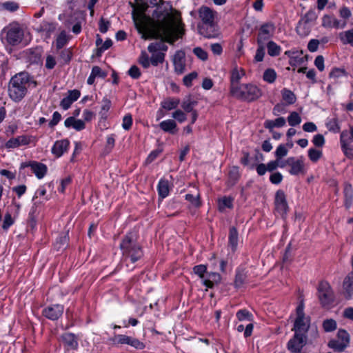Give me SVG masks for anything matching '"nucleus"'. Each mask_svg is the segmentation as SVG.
<instances>
[{"mask_svg":"<svg viewBox=\"0 0 353 353\" xmlns=\"http://www.w3.org/2000/svg\"><path fill=\"white\" fill-rule=\"evenodd\" d=\"M283 175L279 172L272 173L270 176V181L272 184L278 185L283 180Z\"/></svg>","mask_w":353,"mask_h":353,"instance_id":"nucleus-64","label":"nucleus"},{"mask_svg":"<svg viewBox=\"0 0 353 353\" xmlns=\"http://www.w3.org/2000/svg\"><path fill=\"white\" fill-rule=\"evenodd\" d=\"M319 298L322 305H327L332 301V291L330 284L326 281H321L319 283Z\"/></svg>","mask_w":353,"mask_h":353,"instance_id":"nucleus-11","label":"nucleus"},{"mask_svg":"<svg viewBox=\"0 0 353 353\" xmlns=\"http://www.w3.org/2000/svg\"><path fill=\"white\" fill-rule=\"evenodd\" d=\"M323 156L322 150L316 148H310L308 150V157L312 162H317Z\"/></svg>","mask_w":353,"mask_h":353,"instance_id":"nucleus-49","label":"nucleus"},{"mask_svg":"<svg viewBox=\"0 0 353 353\" xmlns=\"http://www.w3.org/2000/svg\"><path fill=\"white\" fill-rule=\"evenodd\" d=\"M239 241V234L234 227L230 228L228 236V247L232 252L236 250Z\"/></svg>","mask_w":353,"mask_h":353,"instance_id":"nucleus-26","label":"nucleus"},{"mask_svg":"<svg viewBox=\"0 0 353 353\" xmlns=\"http://www.w3.org/2000/svg\"><path fill=\"white\" fill-rule=\"evenodd\" d=\"M219 210L223 212L226 208H233V199L230 196H223L218 201Z\"/></svg>","mask_w":353,"mask_h":353,"instance_id":"nucleus-37","label":"nucleus"},{"mask_svg":"<svg viewBox=\"0 0 353 353\" xmlns=\"http://www.w3.org/2000/svg\"><path fill=\"white\" fill-rule=\"evenodd\" d=\"M339 38L343 45L353 48V28L339 33Z\"/></svg>","mask_w":353,"mask_h":353,"instance_id":"nucleus-29","label":"nucleus"},{"mask_svg":"<svg viewBox=\"0 0 353 353\" xmlns=\"http://www.w3.org/2000/svg\"><path fill=\"white\" fill-rule=\"evenodd\" d=\"M275 31V26L272 22H268L262 24L259 28L257 36V43H265L270 37H272Z\"/></svg>","mask_w":353,"mask_h":353,"instance_id":"nucleus-13","label":"nucleus"},{"mask_svg":"<svg viewBox=\"0 0 353 353\" xmlns=\"http://www.w3.org/2000/svg\"><path fill=\"white\" fill-rule=\"evenodd\" d=\"M172 117L179 123H183L187 119L185 112L179 109L172 112Z\"/></svg>","mask_w":353,"mask_h":353,"instance_id":"nucleus-56","label":"nucleus"},{"mask_svg":"<svg viewBox=\"0 0 353 353\" xmlns=\"http://www.w3.org/2000/svg\"><path fill=\"white\" fill-rule=\"evenodd\" d=\"M185 199L189 201L192 206L199 208L201 205L200 200V194L196 193V194H185Z\"/></svg>","mask_w":353,"mask_h":353,"instance_id":"nucleus-47","label":"nucleus"},{"mask_svg":"<svg viewBox=\"0 0 353 353\" xmlns=\"http://www.w3.org/2000/svg\"><path fill=\"white\" fill-rule=\"evenodd\" d=\"M159 126L162 130L170 134H174V130L176 128V123L172 119H168L160 123Z\"/></svg>","mask_w":353,"mask_h":353,"instance_id":"nucleus-35","label":"nucleus"},{"mask_svg":"<svg viewBox=\"0 0 353 353\" xmlns=\"http://www.w3.org/2000/svg\"><path fill=\"white\" fill-rule=\"evenodd\" d=\"M132 125V117L131 114H125L123 118L122 127L124 130H128Z\"/></svg>","mask_w":353,"mask_h":353,"instance_id":"nucleus-62","label":"nucleus"},{"mask_svg":"<svg viewBox=\"0 0 353 353\" xmlns=\"http://www.w3.org/2000/svg\"><path fill=\"white\" fill-rule=\"evenodd\" d=\"M321 25L325 28L343 29L347 26V22L341 21L334 16L325 14L322 17Z\"/></svg>","mask_w":353,"mask_h":353,"instance_id":"nucleus-15","label":"nucleus"},{"mask_svg":"<svg viewBox=\"0 0 353 353\" xmlns=\"http://www.w3.org/2000/svg\"><path fill=\"white\" fill-rule=\"evenodd\" d=\"M257 49L254 56V60L256 62H261L263 60L265 56V43H257Z\"/></svg>","mask_w":353,"mask_h":353,"instance_id":"nucleus-50","label":"nucleus"},{"mask_svg":"<svg viewBox=\"0 0 353 353\" xmlns=\"http://www.w3.org/2000/svg\"><path fill=\"white\" fill-rule=\"evenodd\" d=\"M114 144H115V135L113 134L108 135L106 139L105 150L108 152H110L114 147Z\"/></svg>","mask_w":353,"mask_h":353,"instance_id":"nucleus-63","label":"nucleus"},{"mask_svg":"<svg viewBox=\"0 0 353 353\" xmlns=\"http://www.w3.org/2000/svg\"><path fill=\"white\" fill-rule=\"evenodd\" d=\"M183 32L182 23L167 14V17H163L158 24L157 34V37L161 38L162 41L151 43L148 47V51L150 52L167 51L168 46L164 41L173 44L181 37Z\"/></svg>","mask_w":353,"mask_h":353,"instance_id":"nucleus-1","label":"nucleus"},{"mask_svg":"<svg viewBox=\"0 0 353 353\" xmlns=\"http://www.w3.org/2000/svg\"><path fill=\"white\" fill-rule=\"evenodd\" d=\"M312 142L316 147L321 148L325 145V141L322 134H318L314 136Z\"/></svg>","mask_w":353,"mask_h":353,"instance_id":"nucleus-60","label":"nucleus"},{"mask_svg":"<svg viewBox=\"0 0 353 353\" xmlns=\"http://www.w3.org/2000/svg\"><path fill=\"white\" fill-rule=\"evenodd\" d=\"M111 107V101L108 98L105 97L101 101V108L99 114L101 119H105L108 117V112Z\"/></svg>","mask_w":353,"mask_h":353,"instance_id":"nucleus-42","label":"nucleus"},{"mask_svg":"<svg viewBox=\"0 0 353 353\" xmlns=\"http://www.w3.org/2000/svg\"><path fill=\"white\" fill-rule=\"evenodd\" d=\"M245 75V72L243 68H234L231 72L230 76V93H232L233 88H239V83L243 77Z\"/></svg>","mask_w":353,"mask_h":353,"instance_id":"nucleus-21","label":"nucleus"},{"mask_svg":"<svg viewBox=\"0 0 353 353\" xmlns=\"http://www.w3.org/2000/svg\"><path fill=\"white\" fill-rule=\"evenodd\" d=\"M198 30L201 35L208 39L216 38L219 34V28L214 22L211 23L199 24Z\"/></svg>","mask_w":353,"mask_h":353,"instance_id":"nucleus-14","label":"nucleus"},{"mask_svg":"<svg viewBox=\"0 0 353 353\" xmlns=\"http://www.w3.org/2000/svg\"><path fill=\"white\" fill-rule=\"evenodd\" d=\"M288 121L290 125L296 126L301 123V118L296 112H292L288 116Z\"/></svg>","mask_w":353,"mask_h":353,"instance_id":"nucleus-52","label":"nucleus"},{"mask_svg":"<svg viewBox=\"0 0 353 353\" xmlns=\"http://www.w3.org/2000/svg\"><path fill=\"white\" fill-rule=\"evenodd\" d=\"M70 147V141L67 139L56 141L51 149L52 154L56 158H60L63 154L68 152Z\"/></svg>","mask_w":353,"mask_h":353,"instance_id":"nucleus-17","label":"nucleus"},{"mask_svg":"<svg viewBox=\"0 0 353 353\" xmlns=\"http://www.w3.org/2000/svg\"><path fill=\"white\" fill-rule=\"evenodd\" d=\"M277 77L276 71L272 68L266 69L263 74V79L268 83H273Z\"/></svg>","mask_w":353,"mask_h":353,"instance_id":"nucleus-41","label":"nucleus"},{"mask_svg":"<svg viewBox=\"0 0 353 353\" xmlns=\"http://www.w3.org/2000/svg\"><path fill=\"white\" fill-rule=\"evenodd\" d=\"M338 341L348 346L350 343V335L345 330H339L337 333Z\"/></svg>","mask_w":353,"mask_h":353,"instance_id":"nucleus-55","label":"nucleus"},{"mask_svg":"<svg viewBox=\"0 0 353 353\" xmlns=\"http://www.w3.org/2000/svg\"><path fill=\"white\" fill-rule=\"evenodd\" d=\"M221 276L217 272H208L206 274L205 279L203 281V285L207 288H212L214 285H217L221 282Z\"/></svg>","mask_w":353,"mask_h":353,"instance_id":"nucleus-25","label":"nucleus"},{"mask_svg":"<svg viewBox=\"0 0 353 353\" xmlns=\"http://www.w3.org/2000/svg\"><path fill=\"white\" fill-rule=\"evenodd\" d=\"M151 53H152V56L150 58V61L153 65L156 66L159 63H161L163 62L164 57H165L164 52L154 51Z\"/></svg>","mask_w":353,"mask_h":353,"instance_id":"nucleus-46","label":"nucleus"},{"mask_svg":"<svg viewBox=\"0 0 353 353\" xmlns=\"http://www.w3.org/2000/svg\"><path fill=\"white\" fill-rule=\"evenodd\" d=\"M268 53L271 57H277L281 54V48L273 41L267 43Z\"/></svg>","mask_w":353,"mask_h":353,"instance_id":"nucleus-38","label":"nucleus"},{"mask_svg":"<svg viewBox=\"0 0 353 353\" xmlns=\"http://www.w3.org/2000/svg\"><path fill=\"white\" fill-rule=\"evenodd\" d=\"M157 190L160 197L164 199L169 194V182L165 179H161L157 185Z\"/></svg>","mask_w":353,"mask_h":353,"instance_id":"nucleus-32","label":"nucleus"},{"mask_svg":"<svg viewBox=\"0 0 353 353\" xmlns=\"http://www.w3.org/2000/svg\"><path fill=\"white\" fill-rule=\"evenodd\" d=\"M264 161L263 154L259 150H256L253 157H250L248 152H243L241 159V163L250 170L254 169L256 164Z\"/></svg>","mask_w":353,"mask_h":353,"instance_id":"nucleus-10","label":"nucleus"},{"mask_svg":"<svg viewBox=\"0 0 353 353\" xmlns=\"http://www.w3.org/2000/svg\"><path fill=\"white\" fill-rule=\"evenodd\" d=\"M46 189L45 188L44 186H40L37 190V191L35 192V194L32 198V202H33V206L31 209V211L32 212H34V208L37 206V205L39 203H40L41 202H37L36 201V199L39 197V196H44L46 194Z\"/></svg>","mask_w":353,"mask_h":353,"instance_id":"nucleus-48","label":"nucleus"},{"mask_svg":"<svg viewBox=\"0 0 353 353\" xmlns=\"http://www.w3.org/2000/svg\"><path fill=\"white\" fill-rule=\"evenodd\" d=\"M196 105V102L191 99L190 97H188L183 99L182 101L181 106L182 109L185 112H192L195 110L194 108Z\"/></svg>","mask_w":353,"mask_h":353,"instance_id":"nucleus-40","label":"nucleus"},{"mask_svg":"<svg viewBox=\"0 0 353 353\" xmlns=\"http://www.w3.org/2000/svg\"><path fill=\"white\" fill-rule=\"evenodd\" d=\"M1 36L9 44L16 46L21 41L23 32L19 24L12 23L2 30Z\"/></svg>","mask_w":353,"mask_h":353,"instance_id":"nucleus-5","label":"nucleus"},{"mask_svg":"<svg viewBox=\"0 0 353 353\" xmlns=\"http://www.w3.org/2000/svg\"><path fill=\"white\" fill-rule=\"evenodd\" d=\"M275 208L276 211L283 216L287 213L288 205L285 198V194L283 190H278L275 195Z\"/></svg>","mask_w":353,"mask_h":353,"instance_id":"nucleus-16","label":"nucleus"},{"mask_svg":"<svg viewBox=\"0 0 353 353\" xmlns=\"http://www.w3.org/2000/svg\"><path fill=\"white\" fill-rule=\"evenodd\" d=\"M120 248L125 259H130L134 263L143 255L141 246L137 243V234L130 232L128 233L120 243Z\"/></svg>","mask_w":353,"mask_h":353,"instance_id":"nucleus-3","label":"nucleus"},{"mask_svg":"<svg viewBox=\"0 0 353 353\" xmlns=\"http://www.w3.org/2000/svg\"><path fill=\"white\" fill-rule=\"evenodd\" d=\"M61 339L67 350H77L78 349L79 339L74 334L65 332L61 335Z\"/></svg>","mask_w":353,"mask_h":353,"instance_id":"nucleus-18","label":"nucleus"},{"mask_svg":"<svg viewBox=\"0 0 353 353\" xmlns=\"http://www.w3.org/2000/svg\"><path fill=\"white\" fill-rule=\"evenodd\" d=\"M173 64L175 72L178 74H182L185 71V53L179 50L176 52L173 58Z\"/></svg>","mask_w":353,"mask_h":353,"instance_id":"nucleus-22","label":"nucleus"},{"mask_svg":"<svg viewBox=\"0 0 353 353\" xmlns=\"http://www.w3.org/2000/svg\"><path fill=\"white\" fill-rule=\"evenodd\" d=\"M14 219L10 213H7L4 216V219L2 224V228L4 230H8L10 226L14 224Z\"/></svg>","mask_w":353,"mask_h":353,"instance_id":"nucleus-59","label":"nucleus"},{"mask_svg":"<svg viewBox=\"0 0 353 353\" xmlns=\"http://www.w3.org/2000/svg\"><path fill=\"white\" fill-rule=\"evenodd\" d=\"M340 143L344 154L348 158L353 157V136L348 131L341 133Z\"/></svg>","mask_w":353,"mask_h":353,"instance_id":"nucleus-9","label":"nucleus"},{"mask_svg":"<svg viewBox=\"0 0 353 353\" xmlns=\"http://www.w3.org/2000/svg\"><path fill=\"white\" fill-rule=\"evenodd\" d=\"M306 334L295 332L294 336L288 342V350L292 353H299L306 344Z\"/></svg>","mask_w":353,"mask_h":353,"instance_id":"nucleus-8","label":"nucleus"},{"mask_svg":"<svg viewBox=\"0 0 353 353\" xmlns=\"http://www.w3.org/2000/svg\"><path fill=\"white\" fill-rule=\"evenodd\" d=\"M288 149L285 147V145L281 144L279 145L276 150H275V157L276 159H282L283 157H285L288 154Z\"/></svg>","mask_w":353,"mask_h":353,"instance_id":"nucleus-58","label":"nucleus"},{"mask_svg":"<svg viewBox=\"0 0 353 353\" xmlns=\"http://www.w3.org/2000/svg\"><path fill=\"white\" fill-rule=\"evenodd\" d=\"M193 272L195 274L198 275L199 278L201 279V282L203 283V279H205L206 276L205 273H207V267L205 265L201 264L195 265L193 268Z\"/></svg>","mask_w":353,"mask_h":353,"instance_id":"nucleus-51","label":"nucleus"},{"mask_svg":"<svg viewBox=\"0 0 353 353\" xmlns=\"http://www.w3.org/2000/svg\"><path fill=\"white\" fill-rule=\"evenodd\" d=\"M286 123L283 117H279L274 120H265L264 122L265 128L272 131L274 128H282Z\"/></svg>","mask_w":353,"mask_h":353,"instance_id":"nucleus-30","label":"nucleus"},{"mask_svg":"<svg viewBox=\"0 0 353 353\" xmlns=\"http://www.w3.org/2000/svg\"><path fill=\"white\" fill-rule=\"evenodd\" d=\"M282 99L288 104L291 105L296 102V98L293 92L287 88L281 90Z\"/></svg>","mask_w":353,"mask_h":353,"instance_id":"nucleus-39","label":"nucleus"},{"mask_svg":"<svg viewBox=\"0 0 353 353\" xmlns=\"http://www.w3.org/2000/svg\"><path fill=\"white\" fill-rule=\"evenodd\" d=\"M180 103V100L175 97H169L164 99L161 103V108L166 110H172L176 109Z\"/></svg>","mask_w":353,"mask_h":353,"instance_id":"nucleus-31","label":"nucleus"},{"mask_svg":"<svg viewBox=\"0 0 353 353\" xmlns=\"http://www.w3.org/2000/svg\"><path fill=\"white\" fill-rule=\"evenodd\" d=\"M317 18L318 14L314 10L310 9L301 17V19L307 23L312 24L317 19Z\"/></svg>","mask_w":353,"mask_h":353,"instance_id":"nucleus-44","label":"nucleus"},{"mask_svg":"<svg viewBox=\"0 0 353 353\" xmlns=\"http://www.w3.org/2000/svg\"><path fill=\"white\" fill-rule=\"evenodd\" d=\"M65 126L66 128H72L77 131L82 130L85 128V123L81 119H76L73 117H70L65 120Z\"/></svg>","mask_w":353,"mask_h":353,"instance_id":"nucleus-28","label":"nucleus"},{"mask_svg":"<svg viewBox=\"0 0 353 353\" xmlns=\"http://www.w3.org/2000/svg\"><path fill=\"white\" fill-rule=\"evenodd\" d=\"M199 17L201 20V23L200 24L211 23L214 22V12L208 7H201L199 10Z\"/></svg>","mask_w":353,"mask_h":353,"instance_id":"nucleus-23","label":"nucleus"},{"mask_svg":"<svg viewBox=\"0 0 353 353\" xmlns=\"http://www.w3.org/2000/svg\"><path fill=\"white\" fill-rule=\"evenodd\" d=\"M55 53L58 55V61L61 65L68 64L71 60L72 54L69 48H62L61 50L56 49Z\"/></svg>","mask_w":353,"mask_h":353,"instance_id":"nucleus-27","label":"nucleus"},{"mask_svg":"<svg viewBox=\"0 0 353 353\" xmlns=\"http://www.w3.org/2000/svg\"><path fill=\"white\" fill-rule=\"evenodd\" d=\"M323 328L325 332L334 331L337 327L336 321L332 319H325L323 322Z\"/></svg>","mask_w":353,"mask_h":353,"instance_id":"nucleus-45","label":"nucleus"},{"mask_svg":"<svg viewBox=\"0 0 353 353\" xmlns=\"http://www.w3.org/2000/svg\"><path fill=\"white\" fill-rule=\"evenodd\" d=\"M233 97L248 102H252L259 99L263 92L257 85L252 83L241 84L239 88H233Z\"/></svg>","mask_w":353,"mask_h":353,"instance_id":"nucleus-4","label":"nucleus"},{"mask_svg":"<svg viewBox=\"0 0 353 353\" xmlns=\"http://www.w3.org/2000/svg\"><path fill=\"white\" fill-rule=\"evenodd\" d=\"M149 3L152 6H157L158 8H159V3L162 5H165L164 10L165 14H163V17H166L167 14H169V15L171 16L170 13L169 12V10L171 9V6L169 4L168 2L164 1L163 0H159L158 3L157 0H150Z\"/></svg>","mask_w":353,"mask_h":353,"instance_id":"nucleus-53","label":"nucleus"},{"mask_svg":"<svg viewBox=\"0 0 353 353\" xmlns=\"http://www.w3.org/2000/svg\"><path fill=\"white\" fill-rule=\"evenodd\" d=\"M30 168L32 172L38 179H43L47 174L48 167L46 164L36 161H30L21 163L20 169Z\"/></svg>","mask_w":353,"mask_h":353,"instance_id":"nucleus-7","label":"nucleus"},{"mask_svg":"<svg viewBox=\"0 0 353 353\" xmlns=\"http://www.w3.org/2000/svg\"><path fill=\"white\" fill-rule=\"evenodd\" d=\"M64 307L61 304H53L45 307L43 311V315L51 321H56L62 316Z\"/></svg>","mask_w":353,"mask_h":353,"instance_id":"nucleus-12","label":"nucleus"},{"mask_svg":"<svg viewBox=\"0 0 353 353\" xmlns=\"http://www.w3.org/2000/svg\"><path fill=\"white\" fill-rule=\"evenodd\" d=\"M296 32L301 37H305L309 34L311 30V24L307 23L303 20L300 19L296 26Z\"/></svg>","mask_w":353,"mask_h":353,"instance_id":"nucleus-36","label":"nucleus"},{"mask_svg":"<svg viewBox=\"0 0 353 353\" xmlns=\"http://www.w3.org/2000/svg\"><path fill=\"white\" fill-rule=\"evenodd\" d=\"M132 336H129L124 334H117L115 335L114 338L110 340L114 344H121V345H130Z\"/></svg>","mask_w":353,"mask_h":353,"instance_id":"nucleus-43","label":"nucleus"},{"mask_svg":"<svg viewBox=\"0 0 353 353\" xmlns=\"http://www.w3.org/2000/svg\"><path fill=\"white\" fill-rule=\"evenodd\" d=\"M70 39L69 35L65 30L61 31L57 37L55 41V47L57 50L62 49L67 45Z\"/></svg>","mask_w":353,"mask_h":353,"instance_id":"nucleus-33","label":"nucleus"},{"mask_svg":"<svg viewBox=\"0 0 353 353\" xmlns=\"http://www.w3.org/2000/svg\"><path fill=\"white\" fill-rule=\"evenodd\" d=\"M339 16L343 19L342 21L347 22V20L351 17L352 12L349 8L343 6L339 10Z\"/></svg>","mask_w":353,"mask_h":353,"instance_id":"nucleus-61","label":"nucleus"},{"mask_svg":"<svg viewBox=\"0 0 353 353\" xmlns=\"http://www.w3.org/2000/svg\"><path fill=\"white\" fill-rule=\"evenodd\" d=\"M296 318L294 321V330L296 333L306 334L310 327V320L304 313V303L301 301L296 310Z\"/></svg>","mask_w":353,"mask_h":353,"instance_id":"nucleus-6","label":"nucleus"},{"mask_svg":"<svg viewBox=\"0 0 353 353\" xmlns=\"http://www.w3.org/2000/svg\"><path fill=\"white\" fill-rule=\"evenodd\" d=\"M34 82L26 72H21L14 75L8 83V95L14 102L21 101L26 95L28 90Z\"/></svg>","mask_w":353,"mask_h":353,"instance_id":"nucleus-2","label":"nucleus"},{"mask_svg":"<svg viewBox=\"0 0 353 353\" xmlns=\"http://www.w3.org/2000/svg\"><path fill=\"white\" fill-rule=\"evenodd\" d=\"M239 178V173L238 168L236 167L232 168L229 172L228 182L232 185H234Z\"/></svg>","mask_w":353,"mask_h":353,"instance_id":"nucleus-57","label":"nucleus"},{"mask_svg":"<svg viewBox=\"0 0 353 353\" xmlns=\"http://www.w3.org/2000/svg\"><path fill=\"white\" fill-rule=\"evenodd\" d=\"M285 163L290 166L289 172L292 175H297L303 170L304 163L302 157L297 159L294 157H289L285 160Z\"/></svg>","mask_w":353,"mask_h":353,"instance_id":"nucleus-19","label":"nucleus"},{"mask_svg":"<svg viewBox=\"0 0 353 353\" xmlns=\"http://www.w3.org/2000/svg\"><path fill=\"white\" fill-rule=\"evenodd\" d=\"M30 141L31 137L27 135H21L10 139L6 143L5 146L7 149H13L21 145H27L30 144Z\"/></svg>","mask_w":353,"mask_h":353,"instance_id":"nucleus-20","label":"nucleus"},{"mask_svg":"<svg viewBox=\"0 0 353 353\" xmlns=\"http://www.w3.org/2000/svg\"><path fill=\"white\" fill-rule=\"evenodd\" d=\"M328 346L338 352H343L345 348H346L347 346L345 345V344H343V343L340 342L338 340H331L328 343Z\"/></svg>","mask_w":353,"mask_h":353,"instance_id":"nucleus-54","label":"nucleus"},{"mask_svg":"<svg viewBox=\"0 0 353 353\" xmlns=\"http://www.w3.org/2000/svg\"><path fill=\"white\" fill-rule=\"evenodd\" d=\"M247 279V273L244 270L237 269L236 272L234 286L240 288L243 286Z\"/></svg>","mask_w":353,"mask_h":353,"instance_id":"nucleus-34","label":"nucleus"},{"mask_svg":"<svg viewBox=\"0 0 353 353\" xmlns=\"http://www.w3.org/2000/svg\"><path fill=\"white\" fill-rule=\"evenodd\" d=\"M343 292L347 299L353 297V272L348 274L343 281Z\"/></svg>","mask_w":353,"mask_h":353,"instance_id":"nucleus-24","label":"nucleus"}]
</instances>
